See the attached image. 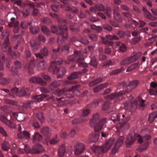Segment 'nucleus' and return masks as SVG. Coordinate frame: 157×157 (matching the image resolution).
<instances>
[{"mask_svg": "<svg viewBox=\"0 0 157 157\" xmlns=\"http://www.w3.org/2000/svg\"><path fill=\"white\" fill-rule=\"evenodd\" d=\"M19 30V23L18 21H16L15 22L14 25L13 31L15 33H17L18 32Z\"/></svg>", "mask_w": 157, "mask_h": 157, "instance_id": "obj_43", "label": "nucleus"}, {"mask_svg": "<svg viewBox=\"0 0 157 157\" xmlns=\"http://www.w3.org/2000/svg\"><path fill=\"white\" fill-rule=\"evenodd\" d=\"M37 117L42 123H43L44 121V119L42 113H40L38 114L37 115Z\"/></svg>", "mask_w": 157, "mask_h": 157, "instance_id": "obj_45", "label": "nucleus"}, {"mask_svg": "<svg viewBox=\"0 0 157 157\" xmlns=\"http://www.w3.org/2000/svg\"><path fill=\"white\" fill-rule=\"evenodd\" d=\"M18 121H22L24 120V114L22 113H19L18 116L16 117Z\"/></svg>", "mask_w": 157, "mask_h": 157, "instance_id": "obj_41", "label": "nucleus"}, {"mask_svg": "<svg viewBox=\"0 0 157 157\" xmlns=\"http://www.w3.org/2000/svg\"><path fill=\"white\" fill-rule=\"evenodd\" d=\"M41 29L45 34L47 35L50 34V31L45 26H42L41 27Z\"/></svg>", "mask_w": 157, "mask_h": 157, "instance_id": "obj_37", "label": "nucleus"}, {"mask_svg": "<svg viewBox=\"0 0 157 157\" xmlns=\"http://www.w3.org/2000/svg\"><path fill=\"white\" fill-rule=\"evenodd\" d=\"M72 91V90L69 89L68 90H65L64 89L59 90L56 91V94L57 96H59L63 94L65 91Z\"/></svg>", "mask_w": 157, "mask_h": 157, "instance_id": "obj_38", "label": "nucleus"}, {"mask_svg": "<svg viewBox=\"0 0 157 157\" xmlns=\"http://www.w3.org/2000/svg\"><path fill=\"white\" fill-rule=\"evenodd\" d=\"M102 81L103 79L101 78H98L90 82L89 84V85L90 86H93L102 82Z\"/></svg>", "mask_w": 157, "mask_h": 157, "instance_id": "obj_25", "label": "nucleus"}, {"mask_svg": "<svg viewBox=\"0 0 157 157\" xmlns=\"http://www.w3.org/2000/svg\"><path fill=\"white\" fill-rule=\"evenodd\" d=\"M100 146L97 147L96 145H93L91 147V149L94 152H96L97 151L100 150Z\"/></svg>", "mask_w": 157, "mask_h": 157, "instance_id": "obj_64", "label": "nucleus"}, {"mask_svg": "<svg viewBox=\"0 0 157 157\" xmlns=\"http://www.w3.org/2000/svg\"><path fill=\"white\" fill-rule=\"evenodd\" d=\"M135 134H137L136 133L134 134V137L133 135L131 134H129L127 136V140H126V143L127 145H131L134 141L135 140L138 138V137L135 136Z\"/></svg>", "mask_w": 157, "mask_h": 157, "instance_id": "obj_12", "label": "nucleus"}, {"mask_svg": "<svg viewBox=\"0 0 157 157\" xmlns=\"http://www.w3.org/2000/svg\"><path fill=\"white\" fill-rule=\"evenodd\" d=\"M59 139L56 136L53 138L50 141V144H56L59 141Z\"/></svg>", "mask_w": 157, "mask_h": 157, "instance_id": "obj_46", "label": "nucleus"}, {"mask_svg": "<svg viewBox=\"0 0 157 157\" xmlns=\"http://www.w3.org/2000/svg\"><path fill=\"white\" fill-rule=\"evenodd\" d=\"M124 140V137L123 136H120L118 138V148L123 143Z\"/></svg>", "mask_w": 157, "mask_h": 157, "instance_id": "obj_52", "label": "nucleus"}, {"mask_svg": "<svg viewBox=\"0 0 157 157\" xmlns=\"http://www.w3.org/2000/svg\"><path fill=\"white\" fill-rule=\"evenodd\" d=\"M106 119L104 118L101 120L94 126V129L95 131H98L102 128L103 126L106 122Z\"/></svg>", "mask_w": 157, "mask_h": 157, "instance_id": "obj_13", "label": "nucleus"}, {"mask_svg": "<svg viewBox=\"0 0 157 157\" xmlns=\"http://www.w3.org/2000/svg\"><path fill=\"white\" fill-rule=\"evenodd\" d=\"M30 30L31 33L33 34H35L37 33L39 30V28L38 27H31L30 28Z\"/></svg>", "mask_w": 157, "mask_h": 157, "instance_id": "obj_40", "label": "nucleus"}, {"mask_svg": "<svg viewBox=\"0 0 157 157\" xmlns=\"http://www.w3.org/2000/svg\"><path fill=\"white\" fill-rule=\"evenodd\" d=\"M41 135L38 132H36L33 135V142L37 143L40 141L42 139Z\"/></svg>", "mask_w": 157, "mask_h": 157, "instance_id": "obj_20", "label": "nucleus"}, {"mask_svg": "<svg viewBox=\"0 0 157 157\" xmlns=\"http://www.w3.org/2000/svg\"><path fill=\"white\" fill-rule=\"evenodd\" d=\"M89 36L90 39L93 41L97 40L98 39L97 36L94 34H90L89 35Z\"/></svg>", "mask_w": 157, "mask_h": 157, "instance_id": "obj_60", "label": "nucleus"}, {"mask_svg": "<svg viewBox=\"0 0 157 157\" xmlns=\"http://www.w3.org/2000/svg\"><path fill=\"white\" fill-rule=\"evenodd\" d=\"M41 54L44 56H46L48 55V49L44 48L42 49L40 51Z\"/></svg>", "mask_w": 157, "mask_h": 157, "instance_id": "obj_36", "label": "nucleus"}, {"mask_svg": "<svg viewBox=\"0 0 157 157\" xmlns=\"http://www.w3.org/2000/svg\"><path fill=\"white\" fill-rule=\"evenodd\" d=\"M41 133L45 136H48L51 134V130L47 127H44L41 129Z\"/></svg>", "mask_w": 157, "mask_h": 157, "instance_id": "obj_24", "label": "nucleus"}, {"mask_svg": "<svg viewBox=\"0 0 157 157\" xmlns=\"http://www.w3.org/2000/svg\"><path fill=\"white\" fill-rule=\"evenodd\" d=\"M47 67V63L44 60L39 62L36 64V68L38 70H44Z\"/></svg>", "mask_w": 157, "mask_h": 157, "instance_id": "obj_16", "label": "nucleus"}, {"mask_svg": "<svg viewBox=\"0 0 157 157\" xmlns=\"http://www.w3.org/2000/svg\"><path fill=\"white\" fill-rule=\"evenodd\" d=\"M119 49L121 52H124L127 50L126 46L124 44H122L120 47Z\"/></svg>", "mask_w": 157, "mask_h": 157, "instance_id": "obj_50", "label": "nucleus"}, {"mask_svg": "<svg viewBox=\"0 0 157 157\" xmlns=\"http://www.w3.org/2000/svg\"><path fill=\"white\" fill-rule=\"evenodd\" d=\"M151 132V130L147 128H144L141 130V133L143 135H149Z\"/></svg>", "mask_w": 157, "mask_h": 157, "instance_id": "obj_42", "label": "nucleus"}, {"mask_svg": "<svg viewBox=\"0 0 157 157\" xmlns=\"http://www.w3.org/2000/svg\"><path fill=\"white\" fill-rule=\"evenodd\" d=\"M29 81L31 83H38L42 85L46 84V82L40 77H32L30 79Z\"/></svg>", "mask_w": 157, "mask_h": 157, "instance_id": "obj_9", "label": "nucleus"}, {"mask_svg": "<svg viewBox=\"0 0 157 157\" xmlns=\"http://www.w3.org/2000/svg\"><path fill=\"white\" fill-rule=\"evenodd\" d=\"M30 23L28 24L25 21H23L21 23V26L23 29H25L29 25H30Z\"/></svg>", "mask_w": 157, "mask_h": 157, "instance_id": "obj_53", "label": "nucleus"}, {"mask_svg": "<svg viewBox=\"0 0 157 157\" xmlns=\"http://www.w3.org/2000/svg\"><path fill=\"white\" fill-rule=\"evenodd\" d=\"M74 56H75V57H80L83 56V54L81 53L80 51L76 50L75 51Z\"/></svg>", "mask_w": 157, "mask_h": 157, "instance_id": "obj_55", "label": "nucleus"}, {"mask_svg": "<svg viewBox=\"0 0 157 157\" xmlns=\"http://www.w3.org/2000/svg\"><path fill=\"white\" fill-rule=\"evenodd\" d=\"M62 7L60 4H58L57 5H52L51 6L52 10L55 12H57L59 10V9Z\"/></svg>", "mask_w": 157, "mask_h": 157, "instance_id": "obj_34", "label": "nucleus"}, {"mask_svg": "<svg viewBox=\"0 0 157 157\" xmlns=\"http://www.w3.org/2000/svg\"><path fill=\"white\" fill-rule=\"evenodd\" d=\"M95 7L97 10L99 11H102L104 9V6L101 4L96 5Z\"/></svg>", "mask_w": 157, "mask_h": 157, "instance_id": "obj_49", "label": "nucleus"}, {"mask_svg": "<svg viewBox=\"0 0 157 157\" xmlns=\"http://www.w3.org/2000/svg\"><path fill=\"white\" fill-rule=\"evenodd\" d=\"M9 34V32L6 31L2 33V38L5 39V40L2 45V48L3 51L7 52L10 55H11L13 58L15 59L19 57V54L18 53H16L15 52H13L12 51V48L9 45L8 38Z\"/></svg>", "mask_w": 157, "mask_h": 157, "instance_id": "obj_1", "label": "nucleus"}, {"mask_svg": "<svg viewBox=\"0 0 157 157\" xmlns=\"http://www.w3.org/2000/svg\"><path fill=\"white\" fill-rule=\"evenodd\" d=\"M9 82V80L8 79L5 78H2L0 79V83L3 85H5Z\"/></svg>", "mask_w": 157, "mask_h": 157, "instance_id": "obj_54", "label": "nucleus"}, {"mask_svg": "<svg viewBox=\"0 0 157 157\" xmlns=\"http://www.w3.org/2000/svg\"><path fill=\"white\" fill-rule=\"evenodd\" d=\"M79 75V72H74L72 73L69 77H68V79H73L77 78Z\"/></svg>", "mask_w": 157, "mask_h": 157, "instance_id": "obj_31", "label": "nucleus"}, {"mask_svg": "<svg viewBox=\"0 0 157 157\" xmlns=\"http://www.w3.org/2000/svg\"><path fill=\"white\" fill-rule=\"evenodd\" d=\"M66 151V147L64 145L59 146L58 149V155L59 157H63Z\"/></svg>", "mask_w": 157, "mask_h": 157, "instance_id": "obj_17", "label": "nucleus"}, {"mask_svg": "<svg viewBox=\"0 0 157 157\" xmlns=\"http://www.w3.org/2000/svg\"><path fill=\"white\" fill-rule=\"evenodd\" d=\"M138 83L139 81L137 80H134L130 82L125 88L127 91L129 92L132 90L134 89L137 87Z\"/></svg>", "mask_w": 157, "mask_h": 157, "instance_id": "obj_8", "label": "nucleus"}, {"mask_svg": "<svg viewBox=\"0 0 157 157\" xmlns=\"http://www.w3.org/2000/svg\"><path fill=\"white\" fill-rule=\"evenodd\" d=\"M31 47L33 50L34 52H36L38 50V48L35 42L33 41H31L30 42Z\"/></svg>", "mask_w": 157, "mask_h": 157, "instance_id": "obj_35", "label": "nucleus"}, {"mask_svg": "<svg viewBox=\"0 0 157 157\" xmlns=\"http://www.w3.org/2000/svg\"><path fill=\"white\" fill-rule=\"evenodd\" d=\"M142 11L144 12V13L145 17L151 21H155L156 20V18L153 16L151 13L149 12L147 9L143 7L142 8Z\"/></svg>", "mask_w": 157, "mask_h": 157, "instance_id": "obj_10", "label": "nucleus"}, {"mask_svg": "<svg viewBox=\"0 0 157 157\" xmlns=\"http://www.w3.org/2000/svg\"><path fill=\"white\" fill-rule=\"evenodd\" d=\"M2 148L4 151H8L10 148L9 143L6 141H4L2 144Z\"/></svg>", "mask_w": 157, "mask_h": 157, "instance_id": "obj_26", "label": "nucleus"}, {"mask_svg": "<svg viewBox=\"0 0 157 157\" xmlns=\"http://www.w3.org/2000/svg\"><path fill=\"white\" fill-rule=\"evenodd\" d=\"M108 86V83L100 84L94 88V92L95 93L107 87Z\"/></svg>", "mask_w": 157, "mask_h": 157, "instance_id": "obj_19", "label": "nucleus"}, {"mask_svg": "<svg viewBox=\"0 0 157 157\" xmlns=\"http://www.w3.org/2000/svg\"><path fill=\"white\" fill-rule=\"evenodd\" d=\"M60 86L59 83L57 81H54L52 82L49 86L50 89L52 90L53 89L56 88Z\"/></svg>", "mask_w": 157, "mask_h": 157, "instance_id": "obj_29", "label": "nucleus"}, {"mask_svg": "<svg viewBox=\"0 0 157 157\" xmlns=\"http://www.w3.org/2000/svg\"><path fill=\"white\" fill-rule=\"evenodd\" d=\"M5 101L7 103L11 104L13 105L17 106L18 105V103L17 101L11 100L9 99H5Z\"/></svg>", "mask_w": 157, "mask_h": 157, "instance_id": "obj_30", "label": "nucleus"}, {"mask_svg": "<svg viewBox=\"0 0 157 157\" xmlns=\"http://www.w3.org/2000/svg\"><path fill=\"white\" fill-rule=\"evenodd\" d=\"M23 134L24 135V138L25 137L26 139H28L30 137V134L27 131H25L23 132Z\"/></svg>", "mask_w": 157, "mask_h": 157, "instance_id": "obj_61", "label": "nucleus"}, {"mask_svg": "<svg viewBox=\"0 0 157 157\" xmlns=\"http://www.w3.org/2000/svg\"><path fill=\"white\" fill-rule=\"evenodd\" d=\"M139 66V62L135 63L129 67L127 69L126 71L127 72L131 71L137 67Z\"/></svg>", "mask_w": 157, "mask_h": 157, "instance_id": "obj_28", "label": "nucleus"}, {"mask_svg": "<svg viewBox=\"0 0 157 157\" xmlns=\"http://www.w3.org/2000/svg\"><path fill=\"white\" fill-rule=\"evenodd\" d=\"M0 120L10 128H14L16 126L15 124L12 123L6 117L3 115L0 116Z\"/></svg>", "mask_w": 157, "mask_h": 157, "instance_id": "obj_11", "label": "nucleus"}, {"mask_svg": "<svg viewBox=\"0 0 157 157\" xmlns=\"http://www.w3.org/2000/svg\"><path fill=\"white\" fill-rule=\"evenodd\" d=\"M130 63H132L136 61V59L135 58L134 55L131 56L129 57H128Z\"/></svg>", "mask_w": 157, "mask_h": 157, "instance_id": "obj_63", "label": "nucleus"}, {"mask_svg": "<svg viewBox=\"0 0 157 157\" xmlns=\"http://www.w3.org/2000/svg\"><path fill=\"white\" fill-rule=\"evenodd\" d=\"M99 118V116L98 114L93 115L92 118L90 121V125L91 127L94 126V124L95 122Z\"/></svg>", "mask_w": 157, "mask_h": 157, "instance_id": "obj_23", "label": "nucleus"}, {"mask_svg": "<svg viewBox=\"0 0 157 157\" xmlns=\"http://www.w3.org/2000/svg\"><path fill=\"white\" fill-rule=\"evenodd\" d=\"M109 106V103L108 102H105L103 105L102 109L104 110L108 109Z\"/></svg>", "mask_w": 157, "mask_h": 157, "instance_id": "obj_58", "label": "nucleus"}, {"mask_svg": "<svg viewBox=\"0 0 157 157\" xmlns=\"http://www.w3.org/2000/svg\"><path fill=\"white\" fill-rule=\"evenodd\" d=\"M90 113V111L89 109H86L83 110L82 111V115L83 116L85 117L87 116Z\"/></svg>", "mask_w": 157, "mask_h": 157, "instance_id": "obj_62", "label": "nucleus"}, {"mask_svg": "<svg viewBox=\"0 0 157 157\" xmlns=\"http://www.w3.org/2000/svg\"><path fill=\"white\" fill-rule=\"evenodd\" d=\"M141 39V37L140 36L137 37L133 38L132 39V43L133 44H135L138 42H139Z\"/></svg>", "mask_w": 157, "mask_h": 157, "instance_id": "obj_44", "label": "nucleus"}, {"mask_svg": "<svg viewBox=\"0 0 157 157\" xmlns=\"http://www.w3.org/2000/svg\"><path fill=\"white\" fill-rule=\"evenodd\" d=\"M90 64L94 67H96L97 66V63L96 59L94 58H93L90 62Z\"/></svg>", "mask_w": 157, "mask_h": 157, "instance_id": "obj_47", "label": "nucleus"}, {"mask_svg": "<svg viewBox=\"0 0 157 157\" xmlns=\"http://www.w3.org/2000/svg\"><path fill=\"white\" fill-rule=\"evenodd\" d=\"M18 94L20 96H24L26 94V92L24 88H22Z\"/></svg>", "mask_w": 157, "mask_h": 157, "instance_id": "obj_59", "label": "nucleus"}, {"mask_svg": "<svg viewBox=\"0 0 157 157\" xmlns=\"http://www.w3.org/2000/svg\"><path fill=\"white\" fill-rule=\"evenodd\" d=\"M149 94L151 95H157V88L155 89H149Z\"/></svg>", "mask_w": 157, "mask_h": 157, "instance_id": "obj_56", "label": "nucleus"}, {"mask_svg": "<svg viewBox=\"0 0 157 157\" xmlns=\"http://www.w3.org/2000/svg\"><path fill=\"white\" fill-rule=\"evenodd\" d=\"M15 67H13L12 70L13 74L15 75L17 77H19V75L17 73V69H19L21 68V64L19 61H16L14 63Z\"/></svg>", "mask_w": 157, "mask_h": 157, "instance_id": "obj_15", "label": "nucleus"}, {"mask_svg": "<svg viewBox=\"0 0 157 157\" xmlns=\"http://www.w3.org/2000/svg\"><path fill=\"white\" fill-rule=\"evenodd\" d=\"M30 6L33 9V15H36L39 13V11L38 10L35 8V6L33 4H30Z\"/></svg>", "mask_w": 157, "mask_h": 157, "instance_id": "obj_39", "label": "nucleus"}, {"mask_svg": "<svg viewBox=\"0 0 157 157\" xmlns=\"http://www.w3.org/2000/svg\"><path fill=\"white\" fill-rule=\"evenodd\" d=\"M135 136L138 137V142L141 143L144 142L143 146L140 147L141 151L146 149L149 144V142L148 141L151 138V136L149 135H143V137L139 134H135Z\"/></svg>", "mask_w": 157, "mask_h": 157, "instance_id": "obj_2", "label": "nucleus"}, {"mask_svg": "<svg viewBox=\"0 0 157 157\" xmlns=\"http://www.w3.org/2000/svg\"><path fill=\"white\" fill-rule=\"evenodd\" d=\"M54 73L57 75L58 78H62L66 72V70L64 67L58 68L56 67L53 71Z\"/></svg>", "mask_w": 157, "mask_h": 157, "instance_id": "obj_5", "label": "nucleus"}, {"mask_svg": "<svg viewBox=\"0 0 157 157\" xmlns=\"http://www.w3.org/2000/svg\"><path fill=\"white\" fill-rule=\"evenodd\" d=\"M99 135L98 134L91 135L90 136L92 142H95L97 141L99 139Z\"/></svg>", "mask_w": 157, "mask_h": 157, "instance_id": "obj_33", "label": "nucleus"}, {"mask_svg": "<svg viewBox=\"0 0 157 157\" xmlns=\"http://www.w3.org/2000/svg\"><path fill=\"white\" fill-rule=\"evenodd\" d=\"M75 149L74 153L76 155L81 154L83 151L84 149V144L82 143H78L75 146Z\"/></svg>", "mask_w": 157, "mask_h": 157, "instance_id": "obj_4", "label": "nucleus"}, {"mask_svg": "<svg viewBox=\"0 0 157 157\" xmlns=\"http://www.w3.org/2000/svg\"><path fill=\"white\" fill-rule=\"evenodd\" d=\"M61 1L65 4L64 8L65 10L70 11L74 13H77L78 12V10L77 8L73 7L71 8L69 6L67 5V4L69 2L68 0H61Z\"/></svg>", "mask_w": 157, "mask_h": 157, "instance_id": "obj_7", "label": "nucleus"}, {"mask_svg": "<svg viewBox=\"0 0 157 157\" xmlns=\"http://www.w3.org/2000/svg\"><path fill=\"white\" fill-rule=\"evenodd\" d=\"M153 36L151 38L153 40V41L151 42V43L152 44L153 43V41H155V39L157 37V30H153Z\"/></svg>", "mask_w": 157, "mask_h": 157, "instance_id": "obj_51", "label": "nucleus"}, {"mask_svg": "<svg viewBox=\"0 0 157 157\" xmlns=\"http://www.w3.org/2000/svg\"><path fill=\"white\" fill-rule=\"evenodd\" d=\"M48 96V95L43 94L40 95L36 96L33 97V99L34 101L35 102L40 101L43 100L44 98H46Z\"/></svg>", "mask_w": 157, "mask_h": 157, "instance_id": "obj_21", "label": "nucleus"}, {"mask_svg": "<svg viewBox=\"0 0 157 157\" xmlns=\"http://www.w3.org/2000/svg\"><path fill=\"white\" fill-rule=\"evenodd\" d=\"M35 66V63L34 61H31L29 64L28 70L29 72L31 74L34 73Z\"/></svg>", "mask_w": 157, "mask_h": 157, "instance_id": "obj_22", "label": "nucleus"}, {"mask_svg": "<svg viewBox=\"0 0 157 157\" xmlns=\"http://www.w3.org/2000/svg\"><path fill=\"white\" fill-rule=\"evenodd\" d=\"M129 22L135 26H139L140 27H142L146 25V23L141 20L139 21V22H138L132 19Z\"/></svg>", "mask_w": 157, "mask_h": 157, "instance_id": "obj_18", "label": "nucleus"}, {"mask_svg": "<svg viewBox=\"0 0 157 157\" xmlns=\"http://www.w3.org/2000/svg\"><path fill=\"white\" fill-rule=\"evenodd\" d=\"M130 63L129 61L128 58L123 60L121 62V64L122 65H124Z\"/></svg>", "mask_w": 157, "mask_h": 157, "instance_id": "obj_57", "label": "nucleus"}, {"mask_svg": "<svg viewBox=\"0 0 157 157\" xmlns=\"http://www.w3.org/2000/svg\"><path fill=\"white\" fill-rule=\"evenodd\" d=\"M44 150V148L41 145L38 144L33 146L32 150V153H38Z\"/></svg>", "mask_w": 157, "mask_h": 157, "instance_id": "obj_14", "label": "nucleus"}, {"mask_svg": "<svg viewBox=\"0 0 157 157\" xmlns=\"http://www.w3.org/2000/svg\"><path fill=\"white\" fill-rule=\"evenodd\" d=\"M114 142V140L110 139L103 146H100V150L103 152H105L108 151Z\"/></svg>", "mask_w": 157, "mask_h": 157, "instance_id": "obj_3", "label": "nucleus"}, {"mask_svg": "<svg viewBox=\"0 0 157 157\" xmlns=\"http://www.w3.org/2000/svg\"><path fill=\"white\" fill-rule=\"evenodd\" d=\"M77 62L78 63V65L79 66L86 67L87 66L86 63H83V58H78L77 59Z\"/></svg>", "mask_w": 157, "mask_h": 157, "instance_id": "obj_32", "label": "nucleus"}, {"mask_svg": "<svg viewBox=\"0 0 157 157\" xmlns=\"http://www.w3.org/2000/svg\"><path fill=\"white\" fill-rule=\"evenodd\" d=\"M106 38L107 39L110 40H117L118 38L117 36H116L115 35H113V36H112L110 35H106Z\"/></svg>", "mask_w": 157, "mask_h": 157, "instance_id": "obj_48", "label": "nucleus"}, {"mask_svg": "<svg viewBox=\"0 0 157 157\" xmlns=\"http://www.w3.org/2000/svg\"><path fill=\"white\" fill-rule=\"evenodd\" d=\"M156 117H157V112L151 113L149 115L148 120L150 122H152Z\"/></svg>", "mask_w": 157, "mask_h": 157, "instance_id": "obj_27", "label": "nucleus"}, {"mask_svg": "<svg viewBox=\"0 0 157 157\" xmlns=\"http://www.w3.org/2000/svg\"><path fill=\"white\" fill-rule=\"evenodd\" d=\"M63 27H62V25H59V30L60 32L58 33L63 38L67 39L68 36L67 33L68 29L67 27L64 25H63Z\"/></svg>", "mask_w": 157, "mask_h": 157, "instance_id": "obj_6", "label": "nucleus"}]
</instances>
